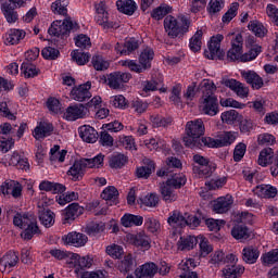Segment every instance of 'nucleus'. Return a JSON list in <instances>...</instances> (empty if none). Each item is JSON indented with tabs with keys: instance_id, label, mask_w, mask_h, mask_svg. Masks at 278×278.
I'll return each instance as SVG.
<instances>
[{
	"instance_id": "obj_1",
	"label": "nucleus",
	"mask_w": 278,
	"mask_h": 278,
	"mask_svg": "<svg viewBox=\"0 0 278 278\" xmlns=\"http://www.w3.org/2000/svg\"><path fill=\"white\" fill-rule=\"evenodd\" d=\"M204 134L205 124L203 119L198 118L187 122L185 126V137L182 138L185 147L189 149H203V147H207L205 139L210 137H203Z\"/></svg>"
},
{
	"instance_id": "obj_2",
	"label": "nucleus",
	"mask_w": 278,
	"mask_h": 278,
	"mask_svg": "<svg viewBox=\"0 0 278 278\" xmlns=\"http://www.w3.org/2000/svg\"><path fill=\"white\" fill-rule=\"evenodd\" d=\"M214 92H216L214 83L206 81L203 84L200 110L207 116H216L218 114V98Z\"/></svg>"
},
{
	"instance_id": "obj_3",
	"label": "nucleus",
	"mask_w": 278,
	"mask_h": 278,
	"mask_svg": "<svg viewBox=\"0 0 278 278\" xmlns=\"http://www.w3.org/2000/svg\"><path fill=\"white\" fill-rule=\"evenodd\" d=\"M13 225L20 227V229H24L21 232L23 240H31L36 233H40L38 222L29 213H16L13 217Z\"/></svg>"
},
{
	"instance_id": "obj_4",
	"label": "nucleus",
	"mask_w": 278,
	"mask_h": 278,
	"mask_svg": "<svg viewBox=\"0 0 278 278\" xmlns=\"http://www.w3.org/2000/svg\"><path fill=\"white\" fill-rule=\"evenodd\" d=\"M164 29L169 38H179V36L188 34L190 20L186 16L181 17V26H179L177 18L173 15H167L164 20Z\"/></svg>"
},
{
	"instance_id": "obj_5",
	"label": "nucleus",
	"mask_w": 278,
	"mask_h": 278,
	"mask_svg": "<svg viewBox=\"0 0 278 278\" xmlns=\"http://www.w3.org/2000/svg\"><path fill=\"white\" fill-rule=\"evenodd\" d=\"M224 39L225 37L220 34L211 38L207 45L208 50L204 51V56L207 58V60H225V51L220 49V42H223Z\"/></svg>"
},
{
	"instance_id": "obj_6",
	"label": "nucleus",
	"mask_w": 278,
	"mask_h": 278,
	"mask_svg": "<svg viewBox=\"0 0 278 278\" xmlns=\"http://www.w3.org/2000/svg\"><path fill=\"white\" fill-rule=\"evenodd\" d=\"M231 48L227 52L228 62H242V53L244 49V39L242 34H237L231 39Z\"/></svg>"
},
{
	"instance_id": "obj_7",
	"label": "nucleus",
	"mask_w": 278,
	"mask_h": 278,
	"mask_svg": "<svg viewBox=\"0 0 278 278\" xmlns=\"http://www.w3.org/2000/svg\"><path fill=\"white\" fill-rule=\"evenodd\" d=\"M227 265L223 269L225 278H238L244 275V266L238 265V258L233 254L226 255Z\"/></svg>"
},
{
	"instance_id": "obj_8",
	"label": "nucleus",
	"mask_w": 278,
	"mask_h": 278,
	"mask_svg": "<svg viewBox=\"0 0 278 278\" xmlns=\"http://www.w3.org/2000/svg\"><path fill=\"white\" fill-rule=\"evenodd\" d=\"M273 162L274 165L270 167L273 177L278 176V151L275 153L271 148H265L260 152L258 164L260 166H266Z\"/></svg>"
},
{
	"instance_id": "obj_9",
	"label": "nucleus",
	"mask_w": 278,
	"mask_h": 278,
	"mask_svg": "<svg viewBox=\"0 0 278 278\" xmlns=\"http://www.w3.org/2000/svg\"><path fill=\"white\" fill-rule=\"evenodd\" d=\"M193 162L198 164V166H193V173H197L200 177H210L216 170V166L210 164V159L201 154H194Z\"/></svg>"
},
{
	"instance_id": "obj_10",
	"label": "nucleus",
	"mask_w": 278,
	"mask_h": 278,
	"mask_svg": "<svg viewBox=\"0 0 278 278\" xmlns=\"http://www.w3.org/2000/svg\"><path fill=\"white\" fill-rule=\"evenodd\" d=\"M25 0H8L1 4L2 14L9 23H16L18 21V13L15 11L16 8L25 7Z\"/></svg>"
},
{
	"instance_id": "obj_11",
	"label": "nucleus",
	"mask_w": 278,
	"mask_h": 278,
	"mask_svg": "<svg viewBox=\"0 0 278 278\" xmlns=\"http://www.w3.org/2000/svg\"><path fill=\"white\" fill-rule=\"evenodd\" d=\"M72 29H75V24H73V21H54L49 27L48 34L50 36H55L56 38H64V36H68V34H71Z\"/></svg>"
},
{
	"instance_id": "obj_12",
	"label": "nucleus",
	"mask_w": 278,
	"mask_h": 278,
	"mask_svg": "<svg viewBox=\"0 0 278 278\" xmlns=\"http://www.w3.org/2000/svg\"><path fill=\"white\" fill-rule=\"evenodd\" d=\"M236 140V136L231 132H224L218 136V139L208 137L204 139L205 144L208 149H220V147H229Z\"/></svg>"
},
{
	"instance_id": "obj_13",
	"label": "nucleus",
	"mask_w": 278,
	"mask_h": 278,
	"mask_svg": "<svg viewBox=\"0 0 278 278\" xmlns=\"http://www.w3.org/2000/svg\"><path fill=\"white\" fill-rule=\"evenodd\" d=\"M131 79V74L125 72H114L108 76V86L112 90H121L123 84H127Z\"/></svg>"
},
{
	"instance_id": "obj_14",
	"label": "nucleus",
	"mask_w": 278,
	"mask_h": 278,
	"mask_svg": "<svg viewBox=\"0 0 278 278\" xmlns=\"http://www.w3.org/2000/svg\"><path fill=\"white\" fill-rule=\"evenodd\" d=\"M127 240L129 244H132V247H136L140 251H149L151 249V238L144 232L128 235Z\"/></svg>"
},
{
	"instance_id": "obj_15",
	"label": "nucleus",
	"mask_w": 278,
	"mask_h": 278,
	"mask_svg": "<svg viewBox=\"0 0 278 278\" xmlns=\"http://www.w3.org/2000/svg\"><path fill=\"white\" fill-rule=\"evenodd\" d=\"M91 88L92 83L90 81L79 85L78 87H74L71 91L72 99H74V101H79L80 103L88 101L92 98V93L90 92Z\"/></svg>"
},
{
	"instance_id": "obj_16",
	"label": "nucleus",
	"mask_w": 278,
	"mask_h": 278,
	"mask_svg": "<svg viewBox=\"0 0 278 278\" xmlns=\"http://www.w3.org/2000/svg\"><path fill=\"white\" fill-rule=\"evenodd\" d=\"M84 214V206L79 203H72L62 212L63 225L73 223L75 218H79Z\"/></svg>"
},
{
	"instance_id": "obj_17",
	"label": "nucleus",
	"mask_w": 278,
	"mask_h": 278,
	"mask_svg": "<svg viewBox=\"0 0 278 278\" xmlns=\"http://www.w3.org/2000/svg\"><path fill=\"white\" fill-rule=\"evenodd\" d=\"M212 210L215 214H227L233 205V199L231 195L219 197L213 202H211Z\"/></svg>"
},
{
	"instance_id": "obj_18",
	"label": "nucleus",
	"mask_w": 278,
	"mask_h": 278,
	"mask_svg": "<svg viewBox=\"0 0 278 278\" xmlns=\"http://www.w3.org/2000/svg\"><path fill=\"white\" fill-rule=\"evenodd\" d=\"M64 244H71L72 247H86L88 243V236L81 232L72 231L62 237Z\"/></svg>"
},
{
	"instance_id": "obj_19",
	"label": "nucleus",
	"mask_w": 278,
	"mask_h": 278,
	"mask_svg": "<svg viewBox=\"0 0 278 278\" xmlns=\"http://www.w3.org/2000/svg\"><path fill=\"white\" fill-rule=\"evenodd\" d=\"M223 84L226 88H230L232 92H236L237 97H240L241 99H247V97H249V87L244 86V84L233 78L224 79Z\"/></svg>"
},
{
	"instance_id": "obj_20",
	"label": "nucleus",
	"mask_w": 278,
	"mask_h": 278,
	"mask_svg": "<svg viewBox=\"0 0 278 278\" xmlns=\"http://www.w3.org/2000/svg\"><path fill=\"white\" fill-rule=\"evenodd\" d=\"M157 270H160V268L155 265V263H144L135 269V277L154 278L155 275H157Z\"/></svg>"
},
{
	"instance_id": "obj_21",
	"label": "nucleus",
	"mask_w": 278,
	"mask_h": 278,
	"mask_svg": "<svg viewBox=\"0 0 278 278\" xmlns=\"http://www.w3.org/2000/svg\"><path fill=\"white\" fill-rule=\"evenodd\" d=\"M88 113V108L84 104L71 105L64 112V118L66 121H77L78 118H84Z\"/></svg>"
},
{
	"instance_id": "obj_22",
	"label": "nucleus",
	"mask_w": 278,
	"mask_h": 278,
	"mask_svg": "<svg viewBox=\"0 0 278 278\" xmlns=\"http://www.w3.org/2000/svg\"><path fill=\"white\" fill-rule=\"evenodd\" d=\"M241 77L249 84L253 90H260L264 87V79L254 71L241 72Z\"/></svg>"
},
{
	"instance_id": "obj_23",
	"label": "nucleus",
	"mask_w": 278,
	"mask_h": 278,
	"mask_svg": "<svg viewBox=\"0 0 278 278\" xmlns=\"http://www.w3.org/2000/svg\"><path fill=\"white\" fill-rule=\"evenodd\" d=\"M86 168V163L81 159L73 164V166L67 172V175L72 177L73 181H81V179H84Z\"/></svg>"
},
{
	"instance_id": "obj_24",
	"label": "nucleus",
	"mask_w": 278,
	"mask_h": 278,
	"mask_svg": "<svg viewBox=\"0 0 278 278\" xmlns=\"http://www.w3.org/2000/svg\"><path fill=\"white\" fill-rule=\"evenodd\" d=\"M26 36H27V33L25 30L11 28L5 34L4 43L5 45H18L21 42V40L25 39Z\"/></svg>"
},
{
	"instance_id": "obj_25",
	"label": "nucleus",
	"mask_w": 278,
	"mask_h": 278,
	"mask_svg": "<svg viewBox=\"0 0 278 278\" xmlns=\"http://www.w3.org/2000/svg\"><path fill=\"white\" fill-rule=\"evenodd\" d=\"M53 134V124L47 122H40L35 128L33 136L36 140H42Z\"/></svg>"
},
{
	"instance_id": "obj_26",
	"label": "nucleus",
	"mask_w": 278,
	"mask_h": 278,
	"mask_svg": "<svg viewBox=\"0 0 278 278\" xmlns=\"http://www.w3.org/2000/svg\"><path fill=\"white\" fill-rule=\"evenodd\" d=\"M79 137L84 142L94 143L99 140V132L91 126H80L79 127Z\"/></svg>"
},
{
	"instance_id": "obj_27",
	"label": "nucleus",
	"mask_w": 278,
	"mask_h": 278,
	"mask_svg": "<svg viewBox=\"0 0 278 278\" xmlns=\"http://www.w3.org/2000/svg\"><path fill=\"white\" fill-rule=\"evenodd\" d=\"M144 166L138 167L136 175L139 179H149L153 173H155V162L150 159H144Z\"/></svg>"
},
{
	"instance_id": "obj_28",
	"label": "nucleus",
	"mask_w": 278,
	"mask_h": 278,
	"mask_svg": "<svg viewBox=\"0 0 278 278\" xmlns=\"http://www.w3.org/2000/svg\"><path fill=\"white\" fill-rule=\"evenodd\" d=\"M142 223H144V217L140 215H134L130 213L124 214L121 218V225L126 228L140 227Z\"/></svg>"
},
{
	"instance_id": "obj_29",
	"label": "nucleus",
	"mask_w": 278,
	"mask_h": 278,
	"mask_svg": "<svg viewBox=\"0 0 278 278\" xmlns=\"http://www.w3.org/2000/svg\"><path fill=\"white\" fill-rule=\"evenodd\" d=\"M260 258V250L253 245H248L242 250V260L245 264H255Z\"/></svg>"
},
{
	"instance_id": "obj_30",
	"label": "nucleus",
	"mask_w": 278,
	"mask_h": 278,
	"mask_svg": "<svg viewBox=\"0 0 278 278\" xmlns=\"http://www.w3.org/2000/svg\"><path fill=\"white\" fill-rule=\"evenodd\" d=\"M96 12L98 14V16H97L98 25H102L104 29L105 28L110 29V27H112V24H110V22H108L109 13H108V11H105V3L104 2H100L96 7Z\"/></svg>"
},
{
	"instance_id": "obj_31",
	"label": "nucleus",
	"mask_w": 278,
	"mask_h": 278,
	"mask_svg": "<svg viewBox=\"0 0 278 278\" xmlns=\"http://www.w3.org/2000/svg\"><path fill=\"white\" fill-rule=\"evenodd\" d=\"M39 220L43 227H53L55 225V213L49 208L39 210Z\"/></svg>"
},
{
	"instance_id": "obj_32",
	"label": "nucleus",
	"mask_w": 278,
	"mask_h": 278,
	"mask_svg": "<svg viewBox=\"0 0 278 278\" xmlns=\"http://www.w3.org/2000/svg\"><path fill=\"white\" fill-rule=\"evenodd\" d=\"M116 5L118 12H122V14H127L128 16H131L138 9L134 0H118Z\"/></svg>"
},
{
	"instance_id": "obj_33",
	"label": "nucleus",
	"mask_w": 278,
	"mask_h": 278,
	"mask_svg": "<svg viewBox=\"0 0 278 278\" xmlns=\"http://www.w3.org/2000/svg\"><path fill=\"white\" fill-rule=\"evenodd\" d=\"M197 244H199V237H194V236L180 237L178 241V249L179 251H191V249H194Z\"/></svg>"
},
{
	"instance_id": "obj_34",
	"label": "nucleus",
	"mask_w": 278,
	"mask_h": 278,
	"mask_svg": "<svg viewBox=\"0 0 278 278\" xmlns=\"http://www.w3.org/2000/svg\"><path fill=\"white\" fill-rule=\"evenodd\" d=\"M138 266L134 254L129 253L124 256V260L119 263L118 268L121 273H131L134 268Z\"/></svg>"
},
{
	"instance_id": "obj_35",
	"label": "nucleus",
	"mask_w": 278,
	"mask_h": 278,
	"mask_svg": "<svg viewBox=\"0 0 278 278\" xmlns=\"http://www.w3.org/2000/svg\"><path fill=\"white\" fill-rule=\"evenodd\" d=\"M256 194L263 197L264 199H275L277 197V187L271 185H260L255 189Z\"/></svg>"
},
{
	"instance_id": "obj_36",
	"label": "nucleus",
	"mask_w": 278,
	"mask_h": 278,
	"mask_svg": "<svg viewBox=\"0 0 278 278\" xmlns=\"http://www.w3.org/2000/svg\"><path fill=\"white\" fill-rule=\"evenodd\" d=\"M167 223L170 227H186V215L175 210L169 214Z\"/></svg>"
},
{
	"instance_id": "obj_37",
	"label": "nucleus",
	"mask_w": 278,
	"mask_h": 278,
	"mask_svg": "<svg viewBox=\"0 0 278 278\" xmlns=\"http://www.w3.org/2000/svg\"><path fill=\"white\" fill-rule=\"evenodd\" d=\"M18 264V254L16 252H8L1 260H0V266H2V269L5 270V268H14Z\"/></svg>"
},
{
	"instance_id": "obj_38",
	"label": "nucleus",
	"mask_w": 278,
	"mask_h": 278,
	"mask_svg": "<svg viewBox=\"0 0 278 278\" xmlns=\"http://www.w3.org/2000/svg\"><path fill=\"white\" fill-rule=\"evenodd\" d=\"M175 187L169 185L168 182L163 184L161 187V194L164 201L168 203H173V201H177V191H175Z\"/></svg>"
},
{
	"instance_id": "obj_39",
	"label": "nucleus",
	"mask_w": 278,
	"mask_h": 278,
	"mask_svg": "<svg viewBox=\"0 0 278 278\" xmlns=\"http://www.w3.org/2000/svg\"><path fill=\"white\" fill-rule=\"evenodd\" d=\"M231 236L235 240H249L251 238V231L244 225H236L231 229Z\"/></svg>"
},
{
	"instance_id": "obj_40",
	"label": "nucleus",
	"mask_w": 278,
	"mask_h": 278,
	"mask_svg": "<svg viewBox=\"0 0 278 278\" xmlns=\"http://www.w3.org/2000/svg\"><path fill=\"white\" fill-rule=\"evenodd\" d=\"M155 53L151 49H146L139 55V64L146 70L151 68V62L153 61Z\"/></svg>"
},
{
	"instance_id": "obj_41",
	"label": "nucleus",
	"mask_w": 278,
	"mask_h": 278,
	"mask_svg": "<svg viewBox=\"0 0 278 278\" xmlns=\"http://www.w3.org/2000/svg\"><path fill=\"white\" fill-rule=\"evenodd\" d=\"M248 28L250 31H253L257 38H264V36L268 34V29H266L264 24H262L260 21H251L248 25Z\"/></svg>"
},
{
	"instance_id": "obj_42",
	"label": "nucleus",
	"mask_w": 278,
	"mask_h": 278,
	"mask_svg": "<svg viewBox=\"0 0 278 278\" xmlns=\"http://www.w3.org/2000/svg\"><path fill=\"white\" fill-rule=\"evenodd\" d=\"M129 159L125 154H115L110 157L109 165L111 168H123Z\"/></svg>"
},
{
	"instance_id": "obj_43",
	"label": "nucleus",
	"mask_w": 278,
	"mask_h": 278,
	"mask_svg": "<svg viewBox=\"0 0 278 278\" xmlns=\"http://www.w3.org/2000/svg\"><path fill=\"white\" fill-rule=\"evenodd\" d=\"M21 71L27 79L36 77L38 73H40V70L36 68V65L31 64L29 61L22 63Z\"/></svg>"
},
{
	"instance_id": "obj_44",
	"label": "nucleus",
	"mask_w": 278,
	"mask_h": 278,
	"mask_svg": "<svg viewBox=\"0 0 278 278\" xmlns=\"http://www.w3.org/2000/svg\"><path fill=\"white\" fill-rule=\"evenodd\" d=\"M198 242H200V257H207V255L214 251V248L210 244L207 238L199 236Z\"/></svg>"
},
{
	"instance_id": "obj_45",
	"label": "nucleus",
	"mask_w": 278,
	"mask_h": 278,
	"mask_svg": "<svg viewBox=\"0 0 278 278\" xmlns=\"http://www.w3.org/2000/svg\"><path fill=\"white\" fill-rule=\"evenodd\" d=\"M241 114L238 113L236 110H230L222 113V121L223 123H226L227 125H233V123H239L241 118Z\"/></svg>"
},
{
	"instance_id": "obj_46",
	"label": "nucleus",
	"mask_w": 278,
	"mask_h": 278,
	"mask_svg": "<svg viewBox=\"0 0 278 278\" xmlns=\"http://www.w3.org/2000/svg\"><path fill=\"white\" fill-rule=\"evenodd\" d=\"M68 0H56L51 4V10L54 14H62V16H66L68 13Z\"/></svg>"
},
{
	"instance_id": "obj_47",
	"label": "nucleus",
	"mask_w": 278,
	"mask_h": 278,
	"mask_svg": "<svg viewBox=\"0 0 278 278\" xmlns=\"http://www.w3.org/2000/svg\"><path fill=\"white\" fill-rule=\"evenodd\" d=\"M91 64L94 71H108V68H110V62L105 61L100 54H94L92 56Z\"/></svg>"
},
{
	"instance_id": "obj_48",
	"label": "nucleus",
	"mask_w": 278,
	"mask_h": 278,
	"mask_svg": "<svg viewBox=\"0 0 278 278\" xmlns=\"http://www.w3.org/2000/svg\"><path fill=\"white\" fill-rule=\"evenodd\" d=\"M105 252L108 255H110V257H113V260H121V257L125 255V250L123 247L116 243L108 245Z\"/></svg>"
},
{
	"instance_id": "obj_49",
	"label": "nucleus",
	"mask_w": 278,
	"mask_h": 278,
	"mask_svg": "<svg viewBox=\"0 0 278 278\" xmlns=\"http://www.w3.org/2000/svg\"><path fill=\"white\" fill-rule=\"evenodd\" d=\"M72 60L76 62L78 66H85V64H88V62H90V53L74 50L72 52Z\"/></svg>"
},
{
	"instance_id": "obj_50",
	"label": "nucleus",
	"mask_w": 278,
	"mask_h": 278,
	"mask_svg": "<svg viewBox=\"0 0 278 278\" xmlns=\"http://www.w3.org/2000/svg\"><path fill=\"white\" fill-rule=\"evenodd\" d=\"M103 231H105V224L103 222H91L86 227V233H88V236H97V233H101Z\"/></svg>"
},
{
	"instance_id": "obj_51",
	"label": "nucleus",
	"mask_w": 278,
	"mask_h": 278,
	"mask_svg": "<svg viewBox=\"0 0 278 278\" xmlns=\"http://www.w3.org/2000/svg\"><path fill=\"white\" fill-rule=\"evenodd\" d=\"M186 175L173 174L169 179L166 180L169 186H173L176 190H179L182 186H186Z\"/></svg>"
},
{
	"instance_id": "obj_52",
	"label": "nucleus",
	"mask_w": 278,
	"mask_h": 278,
	"mask_svg": "<svg viewBox=\"0 0 278 278\" xmlns=\"http://www.w3.org/2000/svg\"><path fill=\"white\" fill-rule=\"evenodd\" d=\"M150 121L153 127H170V125H173L170 117H162L160 115H151Z\"/></svg>"
},
{
	"instance_id": "obj_53",
	"label": "nucleus",
	"mask_w": 278,
	"mask_h": 278,
	"mask_svg": "<svg viewBox=\"0 0 278 278\" xmlns=\"http://www.w3.org/2000/svg\"><path fill=\"white\" fill-rule=\"evenodd\" d=\"M201 38H203V30H198L190 39L189 47L193 53L201 51Z\"/></svg>"
},
{
	"instance_id": "obj_54",
	"label": "nucleus",
	"mask_w": 278,
	"mask_h": 278,
	"mask_svg": "<svg viewBox=\"0 0 278 278\" xmlns=\"http://www.w3.org/2000/svg\"><path fill=\"white\" fill-rule=\"evenodd\" d=\"M253 127H255L253 119L247 117L244 118V116L241 115L239 118V129L241 134H251V131H253Z\"/></svg>"
},
{
	"instance_id": "obj_55",
	"label": "nucleus",
	"mask_w": 278,
	"mask_h": 278,
	"mask_svg": "<svg viewBox=\"0 0 278 278\" xmlns=\"http://www.w3.org/2000/svg\"><path fill=\"white\" fill-rule=\"evenodd\" d=\"M141 205L144 207H156L157 203H160V198L155 193H150L139 199Z\"/></svg>"
},
{
	"instance_id": "obj_56",
	"label": "nucleus",
	"mask_w": 278,
	"mask_h": 278,
	"mask_svg": "<svg viewBox=\"0 0 278 278\" xmlns=\"http://www.w3.org/2000/svg\"><path fill=\"white\" fill-rule=\"evenodd\" d=\"M262 53L261 46H254L248 52L242 53L241 62H253Z\"/></svg>"
},
{
	"instance_id": "obj_57",
	"label": "nucleus",
	"mask_w": 278,
	"mask_h": 278,
	"mask_svg": "<svg viewBox=\"0 0 278 278\" xmlns=\"http://www.w3.org/2000/svg\"><path fill=\"white\" fill-rule=\"evenodd\" d=\"M172 10L173 9L168 5H164V7L161 5L151 12V16L155 21H162V18H164V16H166V14H170Z\"/></svg>"
},
{
	"instance_id": "obj_58",
	"label": "nucleus",
	"mask_w": 278,
	"mask_h": 278,
	"mask_svg": "<svg viewBox=\"0 0 278 278\" xmlns=\"http://www.w3.org/2000/svg\"><path fill=\"white\" fill-rule=\"evenodd\" d=\"M101 198L104 199V201H116V199H118V189L114 186H110L102 191Z\"/></svg>"
},
{
	"instance_id": "obj_59",
	"label": "nucleus",
	"mask_w": 278,
	"mask_h": 278,
	"mask_svg": "<svg viewBox=\"0 0 278 278\" xmlns=\"http://www.w3.org/2000/svg\"><path fill=\"white\" fill-rule=\"evenodd\" d=\"M104 157L105 155L100 153L92 159H83V162H85V166L87 168H94V167L99 168V166L103 165Z\"/></svg>"
},
{
	"instance_id": "obj_60",
	"label": "nucleus",
	"mask_w": 278,
	"mask_h": 278,
	"mask_svg": "<svg viewBox=\"0 0 278 278\" xmlns=\"http://www.w3.org/2000/svg\"><path fill=\"white\" fill-rule=\"evenodd\" d=\"M73 258L77 260V262H78V268H80L79 273H81V270H84V268H90L92 266L93 260L90 256L80 257L79 254H73Z\"/></svg>"
},
{
	"instance_id": "obj_61",
	"label": "nucleus",
	"mask_w": 278,
	"mask_h": 278,
	"mask_svg": "<svg viewBox=\"0 0 278 278\" xmlns=\"http://www.w3.org/2000/svg\"><path fill=\"white\" fill-rule=\"evenodd\" d=\"M79 199V194L75 191L67 192L66 194H62L56 197V202L59 205H66V203H71V201H77Z\"/></svg>"
},
{
	"instance_id": "obj_62",
	"label": "nucleus",
	"mask_w": 278,
	"mask_h": 278,
	"mask_svg": "<svg viewBox=\"0 0 278 278\" xmlns=\"http://www.w3.org/2000/svg\"><path fill=\"white\" fill-rule=\"evenodd\" d=\"M41 55L45 60H58V58H60V50L52 47H46L42 49Z\"/></svg>"
},
{
	"instance_id": "obj_63",
	"label": "nucleus",
	"mask_w": 278,
	"mask_h": 278,
	"mask_svg": "<svg viewBox=\"0 0 278 278\" xmlns=\"http://www.w3.org/2000/svg\"><path fill=\"white\" fill-rule=\"evenodd\" d=\"M263 264L271 265L278 262V249L273 250L262 256Z\"/></svg>"
},
{
	"instance_id": "obj_64",
	"label": "nucleus",
	"mask_w": 278,
	"mask_h": 278,
	"mask_svg": "<svg viewBox=\"0 0 278 278\" xmlns=\"http://www.w3.org/2000/svg\"><path fill=\"white\" fill-rule=\"evenodd\" d=\"M76 275H80L81 278H105L103 271H79V268L76 267L75 269Z\"/></svg>"
}]
</instances>
